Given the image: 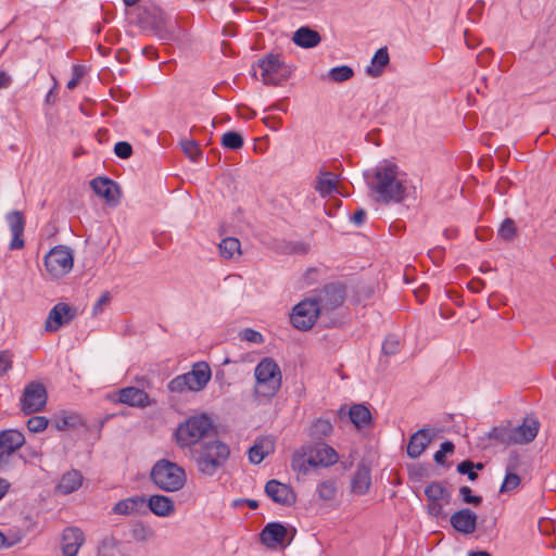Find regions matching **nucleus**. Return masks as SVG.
<instances>
[{"mask_svg":"<svg viewBox=\"0 0 556 556\" xmlns=\"http://www.w3.org/2000/svg\"><path fill=\"white\" fill-rule=\"evenodd\" d=\"M244 504H247L251 509L258 507V503L255 500H244Z\"/></svg>","mask_w":556,"mask_h":556,"instance_id":"nucleus-63","label":"nucleus"},{"mask_svg":"<svg viewBox=\"0 0 556 556\" xmlns=\"http://www.w3.org/2000/svg\"><path fill=\"white\" fill-rule=\"evenodd\" d=\"M83 476L78 470H71L62 476L58 484V490L62 494H70L80 488Z\"/></svg>","mask_w":556,"mask_h":556,"instance_id":"nucleus-33","label":"nucleus"},{"mask_svg":"<svg viewBox=\"0 0 556 556\" xmlns=\"http://www.w3.org/2000/svg\"><path fill=\"white\" fill-rule=\"evenodd\" d=\"M365 179L377 202L402 203L418 195L416 180L394 163H380L365 173Z\"/></svg>","mask_w":556,"mask_h":556,"instance_id":"nucleus-1","label":"nucleus"},{"mask_svg":"<svg viewBox=\"0 0 556 556\" xmlns=\"http://www.w3.org/2000/svg\"><path fill=\"white\" fill-rule=\"evenodd\" d=\"M74 317V308L66 303H58L48 314L45 330L48 332L58 331L62 326L70 324Z\"/></svg>","mask_w":556,"mask_h":556,"instance_id":"nucleus-15","label":"nucleus"},{"mask_svg":"<svg viewBox=\"0 0 556 556\" xmlns=\"http://www.w3.org/2000/svg\"><path fill=\"white\" fill-rule=\"evenodd\" d=\"M265 493L275 503L280 505L291 506L295 502V495L292 489L275 479L266 483Z\"/></svg>","mask_w":556,"mask_h":556,"instance_id":"nucleus-21","label":"nucleus"},{"mask_svg":"<svg viewBox=\"0 0 556 556\" xmlns=\"http://www.w3.org/2000/svg\"><path fill=\"white\" fill-rule=\"evenodd\" d=\"M74 265V255L70 248L56 245L45 256L46 270L52 278H61L67 275Z\"/></svg>","mask_w":556,"mask_h":556,"instance_id":"nucleus-8","label":"nucleus"},{"mask_svg":"<svg viewBox=\"0 0 556 556\" xmlns=\"http://www.w3.org/2000/svg\"><path fill=\"white\" fill-rule=\"evenodd\" d=\"M350 420L357 427L362 428L370 424L371 414L369 409L362 405L355 404L349 410Z\"/></svg>","mask_w":556,"mask_h":556,"instance_id":"nucleus-35","label":"nucleus"},{"mask_svg":"<svg viewBox=\"0 0 556 556\" xmlns=\"http://www.w3.org/2000/svg\"><path fill=\"white\" fill-rule=\"evenodd\" d=\"M212 377V370L207 363L198 362L186 374L173 378L167 388L170 392L184 393L186 391L199 392L205 389Z\"/></svg>","mask_w":556,"mask_h":556,"instance_id":"nucleus-7","label":"nucleus"},{"mask_svg":"<svg viewBox=\"0 0 556 556\" xmlns=\"http://www.w3.org/2000/svg\"><path fill=\"white\" fill-rule=\"evenodd\" d=\"M337 482L333 479L325 480L317 485L318 496L323 501L333 500L337 495Z\"/></svg>","mask_w":556,"mask_h":556,"instance_id":"nucleus-37","label":"nucleus"},{"mask_svg":"<svg viewBox=\"0 0 556 556\" xmlns=\"http://www.w3.org/2000/svg\"><path fill=\"white\" fill-rule=\"evenodd\" d=\"M85 74V68L80 65H74L73 66V77L71 80L67 81V88L74 89L78 81L81 79V77Z\"/></svg>","mask_w":556,"mask_h":556,"instance_id":"nucleus-56","label":"nucleus"},{"mask_svg":"<svg viewBox=\"0 0 556 556\" xmlns=\"http://www.w3.org/2000/svg\"><path fill=\"white\" fill-rule=\"evenodd\" d=\"M274 451V442L268 439H261L249 450V459L253 464H260Z\"/></svg>","mask_w":556,"mask_h":556,"instance_id":"nucleus-32","label":"nucleus"},{"mask_svg":"<svg viewBox=\"0 0 556 556\" xmlns=\"http://www.w3.org/2000/svg\"><path fill=\"white\" fill-rule=\"evenodd\" d=\"M11 84V77L3 71H0V89L8 88Z\"/></svg>","mask_w":556,"mask_h":556,"instance_id":"nucleus-59","label":"nucleus"},{"mask_svg":"<svg viewBox=\"0 0 556 556\" xmlns=\"http://www.w3.org/2000/svg\"><path fill=\"white\" fill-rule=\"evenodd\" d=\"M222 143L230 150H238L243 146V138L239 132L228 131L223 135Z\"/></svg>","mask_w":556,"mask_h":556,"instance_id":"nucleus-42","label":"nucleus"},{"mask_svg":"<svg viewBox=\"0 0 556 556\" xmlns=\"http://www.w3.org/2000/svg\"><path fill=\"white\" fill-rule=\"evenodd\" d=\"M181 148L186 155L192 161H197L199 155L201 154L198 143L193 140L182 141Z\"/></svg>","mask_w":556,"mask_h":556,"instance_id":"nucleus-49","label":"nucleus"},{"mask_svg":"<svg viewBox=\"0 0 556 556\" xmlns=\"http://www.w3.org/2000/svg\"><path fill=\"white\" fill-rule=\"evenodd\" d=\"M401 341L395 334H390L382 343V352L386 355H394L400 351Z\"/></svg>","mask_w":556,"mask_h":556,"instance_id":"nucleus-44","label":"nucleus"},{"mask_svg":"<svg viewBox=\"0 0 556 556\" xmlns=\"http://www.w3.org/2000/svg\"><path fill=\"white\" fill-rule=\"evenodd\" d=\"M389 61L388 49L386 47L378 49L371 58L370 64L366 67V74L374 78L381 76Z\"/></svg>","mask_w":556,"mask_h":556,"instance_id":"nucleus-31","label":"nucleus"},{"mask_svg":"<svg viewBox=\"0 0 556 556\" xmlns=\"http://www.w3.org/2000/svg\"><path fill=\"white\" fill-rule=\"evenodd\" d=\"M213 427V421L206 414L189 417L187 420L179 424L175 432L177 445L180 448H193L208 434Z\"/></svg>","mask_w":556,"mask_h":556,"instance_id":"nucleus-4","label":"nucleus"},{"mask_svg":"<svg viewBox=\"0 0 556 556\" xmlns=\"http://www.w3.org/2000/svg\"><path fill=\"white\" fill-rule=\"evenodd\" d=\"M157 517H168L175 511V502L165 495L155 494L146 497V508Z\"/></svg>","mask_w":556,"mask_h":556,"instance_id":"nucleus-26","label":"nucleus"},{"mask_svg":"<svg viewBox=\"0 0 556 556\" xmlns=\"http://www.w3.org/2000/svg\"><path fill=\"white\" fill-rule=\"evenodd\" d=\"M354 72L352 67L348 65H341L333 67L329 71L328 76L331 80L336 83H342L350 79L353 76Z\"/></svg>","mask_w":556,"mask_h":556,"instance_id":"nucleus-40","label":"nucleus"},{"mask_svg":"<svg viewBox=\"0 0 556 556\" xmlns=\"http://www.w3.org/2000/svg\"><path fill=\"white\" fill-rule=\"evenodd\" d=\"M287 529L280 522H269L261 532V542L268 548L285 546Z\"/></svg>","mask_w":556,"mask_h":556,"instance_id":"nucleus-24","label":"nucleus"},{"mask_svg":"<svg viewBox=\"0 0 556 556\" xmlns=\"http://www.w3.org/2000/svg\"><path fill=\"white\" fill-rule=\"evenodd\" d=\"M139 23L142 28L153 31L162 41H172L178 38L179 27L156 7L144 8L139 15Z\"/></svg>","mask_w":556,"mask_h":556,"instance_id":"nucleus-5","label":"nucleus"},{"mask_svg":"<svg viewBox=\"0 0 556 556\" xmlns=\"http://www.w3.org/2000/svg\"><path fill=\"white\" fill-rule=\"evenodd\" d=\"M488 437L505 445H515L513 442L514 427L510 425V422L493 427L489 431Z\"/></svg>","mask_w":556,"mask_h":556,"instance_id":"nucleus-34","label":"nucleus"},{"mask_svg":"<svg viewBox=\"0 0 556 556\" xmlns=\"http://www.w3.org/2000/svg\"><path fill=\"white\" fill-rule=\"evenodd\" d=\"M5 220L12 233V240L9 244L10 250H20L24 248L23 233L25 229V217L20 211H12L5 215Z\"/></svg>","mask_w":556,"mask_h":556,"instance_id":"nucleus-17","label":"nucleus"},{"mask_svg":"<svg viewBox=\"0 0 556 556\" xmlns=\"http://www.w3.org/2000/svg\"><path fill=\"white\" fill-rule=\"evenodd\" d=\"M90 186L94 193L103 199L109 204H117L119 199V188L117 184L106 177H97L91 180Z\"/></svg>","mask_w":556,"mask_h":556,"instance_id":"nucleus-23","label":"nucleus"},{"mask_svg":"<svg viewBox=\"0 0 556 556\" xmlns=\"http://www.w3.org/2000/svg\"><path fill=\"white\" fill-rule=\"evenodd\" d=\"M114 153L121 159H128L132 154V148L128 142L119 141L114 147Z\"/></svg>","mask_w":556,"mask_h":556,"instance_id":"nucleus-54","label":"nucleus"},{"mask_svg":"<svg viewBox=\"0 0 556 556\" xmlns=\"http://www.w3.org/2000/svg\"><path fill=\"white\" fill-rule=\"evenodd\" d=\"M119 542L114 538H105L98 546V556H117Z\"/></svg>","mask_w":556,"mask_h":556,"instance_id":"nucleus-38","label":"nucleus"},{"mask_svg":"<svg viewBox=\"0 0 556 556\" xmlns=\"http://www.w3.org/2000/svg\"><path fill=\"white\" fill-rule=\"evenodd\" d=\"M371 485L370 468L361 463L351 479V491L356 495H364Z\"/></svg>","mask_w":556,"mask_h":556,"instance_id":"nucleus-27","label":"nucleus"},{"mask_svg":"<svg viewBox=\"0 0 556 556\" xmlns=\"http://www.w3.org/2000/svg\"><path fill=\"white\" fill-rule=\"evenodd\" d=\"M292 40L296 46H299L301 48L309 49V48L316 47L320 42L321 37L316 30H314L309 27L303 26V27H300L293 34Z\"/></svg>","mask_w":556,"mask_h":556,"instance_id":"nucleus-29","label":"nucleus"},{"mask_svg":"<svg viewBox=\"0 0 556 556\" xmlns=\"http://www.w3.org/2000/svg\"><path fill=\"white\" fill-rule=\"evenodd\" d=\"M153 536V531L146 526H140L138 529L134 530V538L137 541L146 542L149 541Z\"/></svg>","mask_w":556,"mask_h":556,"instance_id":"nucleus-55","label":"nucleus"},{"mask_svg":"<svg viewBox=\"0 0 556 556\" xmlns=\"http://www.w3.org/2000/svg\"><path fill=\"white\" fill-rule=\"evenodd\" d=\"M305 450L307 451V464L312 467H328L339 459L336 450L326 443H317L305 447Z\"/></svg>","mask_w":556,"mask_h":556,"instance_id":"nucleus-14","label":"nucleus"},{"mask_svg":"<svg viewBox=\"0 0 556 556\" xmlns=\"http://www.w3.org/2000/svg\"><path fill=\"white\" fill-rule=\"evenodd\" d=\"M468 556H491V555L485 551H478V552H469Z\"/></svg>","mask_w":556,"mask_h":556,"instance_id":"nucleus-64","label":"nucleus"},{"mask_svg":"<svg viewBox=\"0 0 556 556\" xmlns=\"http://www.w3.org/2000/svg\"><path fill=\"white\" fill-rule=\"evenodd\" d=\"M115 402L140 408H146L152 404L149 394L146 391L135 387L121 389L117 393V399Z\"/></svg>","mask_w":556,"mask_h":556,"instance_id":"nucleus-22","label":"nucleus"},{"mask_svg":"<svg viewBox=\"0 0 556 556\" xmlns=\"http://www.w3.org/2000/svg\"><path fill=\"white\" fill-rule=\"evenodd\" d=\"M84 542L85 535L79 528H66L62 535L63 556H76Z\"/></svg>","mask_w":556,"mask_h":556,"instance_id":"nucleus-25","label":"nucleus"},{"mask_svg":"<svg viewBox=\"0 0 556 556\" xmlns=\"http://www.w3.org/2000/svg\"><path fill=\"white\" fill-rule=\"evenodd\" d=\"M112 513L122 516H141L147 514L146 496L135 495L118 501L112 507Z\"/></svg>","mask_w":556,"mask_h":556,"instance_id":"nucleus-19","label":"nucleus"},{"mask_svg":"<svg viewBox=\"0 0 556 556\" xmlns=\"http://www.w3.org/2000/svg\"><path fill=\"white\" fill-rule=\"evenodd\" d=\"M110 298H109V293L105 292L104 294H102L98 301L94 303L93 307H92V312L94 315L99 314L102 312L103 309V305L106 304L109 302Z\"/></svg>","mask_w":556,"mask_h":556,"instance_id":"nucleus-57","label":"nucleus"},{"mask_svg":"<svg viewBox=\"0 0 556 556\" xmlns=\"http://www.w3.org/2000/svg\"><path fill=\"white\" fill-rule=\"evenodd\" d=\"M291 467L294 471L306 475L309 469L307 464V451L303 448V453H295L291 460Z\"/></svg>","mask_w":556,"mask_h":556,"instance_id":"nucleus-41","label":"nucleus"},{"mask_svg":"<svg viewBox=\"0 0 556 556\" xmlns=\"http://www.w3.org/2000/svg\"><path fill=\"white\" fill-rule=\"evenodd\" d=\"M431 440L432 435L430 434L428 429L422 428L417 430L409 438L407 444V455L410 458L419 457L422 454V452L427 448V446L430 444Z\"/></svg>","mask_w":556,"mask_h":556,"instance_id":"nucleus-28","label":"nucleus"},{"mask_svg":"<svg viewBox=\"0 0 556 556\" xmlns=\"http://www.w3.org/2000/svg\"><path fill=\"white\" fill-rule=\"evenodd\" d=\"M293 252L298 254H305L307 252V248L302 243L295 244L293 248Z\"/></svg>","mask_w":556,"mask_h":556,"instance_id":"nucleus-62","label":"nucleus"},{"mask_svg":"<svg viewBox=\"0 0 556 556\" xmlns=\"http://www.w3.org/2000/svg\"><path fill=\"white\" fill-rule=\"evenodd\" d=\"M25 443L24 434L15 429L0 432V463H5L9 457Z\"/></svg>","mask_w":556,"mask_h":556,"instance_id":"nucleus-16","label":"nucleus"},{"mask_svg":"<svg viewBox=\"0 0 556 556\" xmlns=\"http://www.w3.org/2000/svg\"><path fill=\"white\" fill-rule=\"evenodd\" d=\"M230 450L224 442L213 439L190 450L198 470L205 476H214L228 459Z\"/></svg>","mask_w":556,"mask_h":556,"instance_id":"nucleus-2","label":"nucleus"},{"mask_svg":"<svg viewBox=\"0 0 556 556\" xmlns=\"http://www.w3.org/2000/svg\"><path fill=\"white\" fill-rule=\"evenodd\" d=\"M332 431V425L328 419L319 418L312 426V433L316 437H327Z\"/></svg>","mask_w":556,"mask_h":556,"instance_id":"nucleus-43","label":"nucleus"},{"mask_svg":"<svg viewBox=\"0 0 556 556\" xmlns=\"http://www.w3.org/2000/svg\"><path fill=\"white\" fill-rule=\"evenodd\" d=\"M365 217H366V212L362 208L357 210L353 216L351 217V220L356 225V226H361L364 220H365Z\"/></svg>","mask_w":556,"mask_h":556,"instance_id":"nucleus-58","label":"nucleus"},{"mask_svg":"<svg viewBox=\"0 0 556 556\" xmlns=\"http://www.w3.org/2000/svg\"><path fill=\"white\" fill-rule=\"evenodd\" d=\"M13 365V355L10 351L4 350L0 352V378L3 377Z\"/></svg>","mask_w":556,"mask_h":556,"instance_id":"nucleus-51","label":"nucleus"},{"mask_svg":"<svg viewBox=\"0 0 556 556\" xmlns=\"http://www.w3.org/2000/svg\"><path fill=\"white\" fill-rule=\"evenodd\" d=\"M540 421L533 416H527L522 424L514 427L513 442L515 445L528 444L538 435Z\"/></svg>","mask_w":556,"mask_h":556,"instance_id":"nucleus-20","label":"nucleus"},{"mask_svg":"<svg viewBox=\"0 0 556 556\" xmlns=\"http://www.w3.org/2000/svg\"><path fill=\"white\" fill-rule=\"evenodd\" d=\"M10 488L9 482L5 479L0 478V500L5 495Z\"/></svg>","mask_w":556,"mask_h":556,"instance_id":"nucleus-60","label":"nucleus"},{"mask_svg":"<svg viewBox=\"0 0 556 556\" xmlns=\"http://www.w3.org/2000/svg\"><path fill=\"white\" fill-rule=\"evenodd\" d=\"M257 65L262 70V81L266 85H280L291 75L290 66L285 64L278 54H267L258 61Z\"/></svg>","mask_w":556,"mask_h":556,"instance_id":"nucleus-9","label":"nucleus"},{"mask_svg":"<svg viewBox=\"0 0 556 556\" xmlns=\"http://www.w3.org/2000/svg\"><path fill=\"white\" fill-rule=\"evenodd\" d=\"M323 315L313 298H306L293 307L291 321L293 326L301 330L311 329L317 317Z\"/></svg>","mask_w":556,"mask_h":556,"instance_id":"nucleus-12","label":"nucleus"},{"mask_svg":"<svg viewBox=\"0 0 556 556\" xmlns=\"http://www.w3.org/2000/svg\"><path fill=\"white\" fill-rule=\"evenodd\" d=\"M454 444L451 441H445L440 445V448L434 453V462L439 465L444 464L446 454L454 452Z\"/></svg>","mask_w":556,"mask_h":556,"instance_id":"nucleus-50","label":"nucleus"},{"mask_svg":"<svg viewBox=\"0 0 556 556\" xmlns=\"http://www.w3.org/2000/svg\"><path fill=\"white\" fill-rule=\"evenodd\" d=\"M478 516L469 508H463L455 511L451 518V526L459 533L472 534L477 529Z\"/></svg>","mask_w":556,"mask_h":556,"instance_id":"nucleus-18","label":"nucleus"},{"mask_svg":"<svg viewBox=\"0 0 556 556\" xmlns=\"http://www.w3.org/2000/svg\"><path fill=\"white\" fill-rule=\"evenodd\" d=\"M516 235V226L513 219L506 218L500 229H498V236L504 240H511Z\"/></svg>","mask_w":556,"mask_h":556,"instance_id":"nucleus-45","label":"nucleus"},{"mask_svg":"<svg viewBox=\"0 0 556 556\" xmlns=\"http://www.w3.org/2000/svg\"><path fill=\"white\" fill-rule=\"evenodd\" d=\"M459 495L463 498V501L467 504L479 506L482 503V497L478 495H472L471 489L467 485L459 488Z\"/></svg>","mask_w":556,"mask_h":556,"instance_id":"nucleus-52","label":"nucleus"},{"mask_svg":"<svg viewBox=\"0 0 556 556\" xmlns=\"http://www.w3.org/2000/svg\"><path fill=\"white\" fill-rule=\"evenodd\" d=\"M14 542H10L5 535L0 531V549L3 547H11Z\"/></svg>","mask_w":556,"mask_h":556,"instance_id":"nucleus-61","label":"nucleus"},{"mask_svg":"<svg viewBox=\"0 0 556 556\" xmlns=\"http://www.w3.org/2000/svg\"><path fill=\"white\" fill-rule=\"evenodd\" d=\"M520 484V478L517 473L506 472L504 481L501 485L500 492L505 493L515 490Z\"/></svg>","mask_w":556,"mask_h":556,"instance_id":"nucleus-46","label":"nucleus"},{"mask_svg":"<svg viewBox=\"0 0 556 556\" xmlns=\"http://www.w3.org/2000/svg\"><path fill=\"white\" fill-rule=\"evenodd\" d=\"M48 395L45 386L40 382H29L21 399V409L24 414L30 415L40 412L47 404Z\"/></svg>","mask_w":556,"mask_h":556,"instance_id":"nucleus-13","label":"nucleus"},{"mask_svg":"<svg viewBox=\"0 0 556 556\" xmlns=\"http://www.w3.org/2000/svg\"><path fill=\"white\" fill-rule=\"evenodd\" d=\"M153 484L164 492H177L187 481L185 469L168 459L157 460L150 472Z\"/></svg>","mask_w":556,"mask_h":556,"instance_id":"nucleus-3","label":"nucleus"},{"mask_svg":"<svg viewBox=\"0 0 556 556\" xmlns=\"http://www.w3.org/2000/svg\"><path fill=\"white\" fill-rule=\"evenodd\" d=\"M425 495L427 513L437 519L445 518L444 507L451 504L452 493L441 482L434 481L426 486Z\"/></svg>","mask_w":556,"mask_h":556,"instance_id":"nucleus-10","label":"nucleus"},{"mask_svg":"<svg viewBox=\"0 0 556 556\" xmlns=\"http://www.w3.org/2000/svg\"><path fill=\"white\" fill-rule=\"evenodd\" d=\"M475 464L470 460H464L457 466V471L460 475H467L468 479L471 481H475L478 478V475L476 471H473Z\"/></svg>","mask_w":556,"mask_h":556,"instance_id":"nucleus-53","label":"nucleus"},{"mask_svg":"<svg viewBox=\"0 0 556 556\" xmlns=\"http://www.w3.org/2000/svg\"><path fill=\"white\" fill-rule=\"evenodd\" d=\"M220 255L225 258H232L241 255V244L237 238L227 237L218 245Z\"/></svg>","mask_w":556,"mask_h":556,"instance_id":"nucleus-36","label":"nucleus"},{"mask_svg":"<svg viewBox=\"0 0 556 556\" xmlns=\"http://www.w3.org/2000/svg\"><path fill=\"white\" fill-rule=\"evenodd\" d=\"M315 190L321 197H328L338 191L337 175L330 172H320L315 180Z\"/></svg>","mask_w":556,"mask_h":556,"instance_id":"nucleus-30","label":"nucleus"},{"mask_svg":"<svg viewBox=\"0 0 556 556\" xmlns=\"http://www.w3.org/2000/svg\"><path fill=\"white\" fill-rule=\"evenodd\" d=\"M239 338L241 340L248 341L250 343L254 344H261L264 342V337L261 332L252 329V328H245L239 332Z\"/></svg>","mask_w":556,"mask_h":556,"instance_id":"nucleus-47","label":"nucleus"},{"mask_svg":"<svg viewBox=\"0 0 556 556\" xmlns=\"http://www.w3.org/2000/svg\"><path fill=\"white\" fill-rule=\"evenodd\" d=\"M313 300L316 302L320 313L329 314L341 306L345 299V289L340 283H329L319 290Z\"/></svg>","mask_w":556,"mask_h":556,"instance_id":"nucleus-11","label":"nucleus"},{"mask_svg":"<svg viewBox=\"0 0 556 556\" xmlns=\"http://www.w3.org/2000/svg\"><path fill=\"white\" fill-rule=\"evenodd\" d=\"M49 425V420L43 416H34L30 417L27 421V428L30 432H41Z\"/></svg>","mask_w":556,"mask_h":556,"instance_id":"nucleus-48","label":"nucleus"},{"mask_svg":"<svg viewBox=\"0 0 556 556\" xmlns=\"http://www.w3.org/2000/svg\"><path fill=\"white\" fill-rule=\"evenodd\" d=\"M256 396L273 397L281 387V371L277 363L269 358H263L254 369Z\"/></svg>","mask_w":556,"mask_h":556,"instance_id":"nucleus-6","label":"nucleus"},{"mask_svg":"<svg viewBox=\"0 0 556 556\" xmlns=\"http://www.w3.org/2000/svg\"><path fill=\"white\" fill-rule=\"evenodd\" d=\"M81 419L77 415H62L54 419L53 425L58 430H66L80 425Z\"/></svg>","mask_w":556,"mask_h":556,"instance_id":"nucleus-39","label":"nucleus"}]
</instances>
